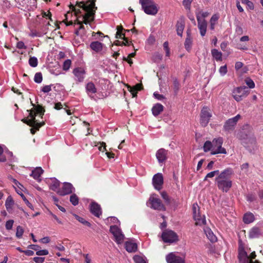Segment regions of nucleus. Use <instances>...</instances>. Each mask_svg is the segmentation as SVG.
<instances>
[{
    "label": "nucleus",
    "mask_w": 263,
    "mask_h": 263,
    "mask_svg": "<svg viewBox=\"0 0 263 263\" xmlns=\"http://www.w3.org/2000/svg\"><path fill=\"white\" fill-rule=\"evenodd\" d=\"M77 5L79 8H83L86 13L84 15L78 17L75 21L74 24H81L82 22L85 24H87L93 20L94 14L97 9L93 1H89L86 4H84L83 2H77Z\"/></svg>",
    "instance_id": "nucleus-1"
},
{
    "label": "nucleus",
    "mask_w": 263,
    "mask_h": 263,
    "mask_svg": "<svg viewBox=\"0 0 263 263\" xmlns=\"http://www.w3.org/2000/svg\"><path fill=\"white\" fill-rule=\"evenodd\" d=\"M234 172L232 168H227L216 178L215 183L218 188L223 192H228L232 185L230 178Z\"/></svg>",
    "instance_id": "nucleus-2"
},
{
    "label": "nucleus",
    "mask_w": 263,
    "mask_h": 263,
    "mask_svg": "<svg viewBox=\"0 0 263 263\" xmlns=\"http://www.w3.org/2000/svg\"><path fill=\"white\" fill-rule=\"evenodd\" d=\"M236 136L246 147L249 146L248 144H253L255 142V138L248 125L244 126L243 128L238 132Z\"/></svg>",
    "instance_id": "nucleus-3"
},
{
    "label": "nucleus",
    "mask_w": 263,
    "mask_h": 263,
    "mask_svg": "<svg viewBox=\"0 0 263 263\" xmlns=\"http://www.w3.org/2000/svg\"><path fill=\"white\" fill-rule=\"evenodd\" d=\"M139 3L142 10L148 15H155L158 12V5L154 0H139Z\"/></svg>",
    "instance_id": "nucleus-4"
},
{
    "label": "nucleus",
    "mask_w": 263,
    "mask_h": 263,
    "mask_svg": "<svg viewBox=\"0 0 263 263\" xmlns=\"http://www.w3.org/2000/svg\"><path fill=\"white\" fill-rule=\"evenodd\" d=\"M36 116H27L26 118L22 120V121L27 125L32 127L30 131L32 134H34L36 130L39 129L40 127L44 124L43 121H40L35 119Z\"/></svg>",
    "instance_id": "nucleus-5"
},
{
    "label": "nucleus",
    "mask_w": 263,
    "mask_h": 263,
    "mask_svg": "<svg viewBox=\"0 0 263 263\" xmlns=\"http://www.w3.org/2000/svg\"><path fill=\"white\" fill-rule=\"evenodd\" d=\"M193 218L195 221V224L202 226L206 224L205 216L204 215H201L199 211V207L197 203H194L192 207Z\"/></svg>",
    "instance_id": "nucleus-6"
},
{
    "label": "nucleus",
    "mask_w": 263,
    "mask_h": 263,
    "mask_svg": "<svg viewBox=\"0 0 263 263\" xmlns=\"http://www.w3.org/2000/svg\"><path fill=\"white\" fill-rule=\"evenodd\" d=\"M250 92V90L246 86H241L234 88L232 91L234 99L237 102L246 97Z\"/></svg>",
    "instance_id": "nucleus-7"
},
{
    "label": "nucleus",
    "mask_w": 263,
    "mask_h": 263,
    "mask_svg": "<svg viewBox=\"0 0 263 263\" xmlns=\"http://www.w3.org/2000/svg\"><path fill=\"white\" fill-rule=\"evenodd\" d=\"M213 148L212 152H211V155H216L217 154H226V149L222 147L223 143V138L219 137L218 138H215L212 141Z\"/></svg>",
    "instance_id": "nucleus-8"
},
{
    "label": "nucleus",
    "mask_w": 263,
    "mask_h": 263,
    "mask_svg": "<svg viewBox=\"0 0 263 263\" xmlns=\"http://www.w3.org/2000/svg\"><path fill=\"white\" fill-rule=\"evenodd\" d=\"M162 238L163 241L166 243H173L178 240L177 234L170 230H166L162 233Z\"/></svg>",
    "instance_id": "nucleus-9"
},
{
    "label": "nucleus",
    "mask_w": 263,
    "mask_h": 263,
    "mask_svg": "<svg viewBox=\"0 0 263 263\" xmlns=\"http://www.w3.org/2000/svg\"><path fill=\"white\" fill-rule=\"evenodd\" d=\"M110 232L114 235L115 241L118 244H121L123 242L124 236L122 234L121 229L116 226H111L110 227Z\"/></svg>",
    "instance_id": "nucleus-10"
},
{
    "label": "nucleus",
    "mask_w": 263,
    "mask_h": 263,
    "mask_svg": "<svg viewBox=\"0 0 263 263\" xmlns=\"http://www.w3.org/2000/svg\"><path fill=\"white\" fill-rule=\"evenodd\" d=\"M240 116H234L233 118L227 120L223 125V129L227 132H230L233 130L239 120Z\"/></svg>",
    "instance_id": "nucleus-11"
},
{
    "label": "nucleus",
    "mask_w": 263,
    "mask_h": 263,
    "mask_svg": "<svg viewBox=\"0 0 263 263\" xmlns=\"http://www.w3.org/2000/svg\"><path fill=\"white\" fill-rule=\"evenodd\" d=\"M151 207L155 210L159 211H165V208L160 199L155 197L154 196L150 197L149 199Z\"/></svg>",
    "instance_id": "nucleus-12"
},
{
    "label": "nucleus",
    "mask_w": 263,
    "mask_h": 263,
    "mask_svg": "<svg viewBox=\"0 0 263 263\" xmlns=\"http://www.w3.org/2000/svg\"><path fill=\"white\" fill-rule=\"evenodd\" d=\"M163 183V177L161 173L155 174L153 178V184L155 189L160 190L161 189Z\"/></svg>",
    "instance_id": "nucleus-13"
},
{
    "label": "nucleus",
    "mask_w": 263,
    "mask_h": 263,
    "mask_svg": "<svg viewBox=\"0 0 263 263\" xmlns=\"http://www.w3.org/2000/svg\"><path fill=\"white\" fill-rule=\"evenodd\" d=\"M74 189L72 185L68 182H65L63 184L62 188L57 191V193L61 196H64L72 193Z\"/></svg>",
    "instance_id": "nucleus-14"
},
{
    "label": "nucleus",
    "mask_w": 263,
    "mask_h": 263,
    "mask_svg": "<svg viewBox=\"0 0 263 263\" xmlns=\"http://www.w3.org/2000/svg\"><path fill=\"white\" fill-rule=\"evenodd\" d=\"M238 258L240 263H260L258 260L251 261L247 252L244 250H240L238 254Z\"/></svg>",
    "instance_id": "nucleus-15"
},
{
    "label": "nucleus",
    "mask_w": 263,
    "mask_h": 263,
    "mask_svg": "<svg viewBox=\"0 0 263 263\" xmlns=\"http://www.w3.org/2000/svg\"><path fill=\"white\" fill-rule=\"evenodd\" d=\"M73 73L76 77V80L79 82L83 81L85 78V71L81 67L76 68L73 70Z\"/></svg>",
    "instance_id": "nucleus-16"
},
{
    "label": "nucleus",
    "mask_w": 263,
    "mask_h": 263,
    "mask_svg": "<svg viewBox=\"0 0 263 263\" xmlns=\"http://www.w3.org/2000/svg\"><path fill=\"white\" fill-rule=\"evenodd\" d=\"M156 156L159 163L165 162L167 158V151L160 148L157 151Z\"/></svg>",
    "instance_id": "nucleus-17"
},
{
    "label": "nucleus",
    "mask_w": 263,
    "mask_h": 263,
    "mask_svg": "<svg viewBox=\"0 0 263 263\" xmlns=\"http://www.w3.org/2000/svg\"><path fill=\"white\" fill-rule=\"evenodd\" d=\"M166 260L167 263H185L181 257L175 255L174 253H170L167 255Z\"/></svg>",
    "instance_id": "nucleus-18"
},
{
    "label": "nucleus",
    "mask_w": 263,
    "mask_h": 263,
    "mask_svg": "<svg viewBox=\"0 0 263 263\" xmlns=\"http://www.w3.org/2000/svg\"><path fill=\"white\" fill-rule=\"evenodd\" d=\"M90 210L91 213L96 217H99L101 215V209L98 203L92 202L90 206Z\"/></svg>",
    "instance_id": "nucleus-19"
},
{
    "label": "nucleus",
    "mask_w": 263,
    "mask_h": 263,
    "mask_svg": "<svg viewBox=\"0 0 263 263\" xmlns=\"http://www.w3.org/2000/svg\"><path fill=\"white\" fill-rule=\"evenodd\" d=\"M198 28L200 31V35L204 36L206 32L207 23L205 20H200L198 16Z\"/></svg>",
    "instance_id": "nucleus-20"
},
{
    "label": "nucleus",
    "mask_w": 263,
    "mask_h": 263,
    "mask_svg": "<svg viewBox=\"0 0 263 263\" xmlns=\"http://www.w3.org/2000/svg\"><path fill=\"white\" fill-rule=\"evenodd\" d=\"M104 47V45L99 41L92 42L90 44V48L91 49L96 52H101L103 50Z\"/></svg>",
    "instance_id": "nucleus-21"
},
{
    "label": "nucleus",
    "mask_w": 263,
    "mask_h": 263,
    "mask_svg": "<svg viewBox=\"0 0 263 263\" xmlns=\"http://www.w3.org/2000/svg\"><path fill=\"white\" fill-rule=\"evenodd\" d=\"M85 89L87 93L89 96L97 92V88L92 82H88L87 83L86 85Z\"/></svg>",
    "instance_id": "nucleus-22"
},
{
    "label": "nucleus",
    "mask_w": 263,
    "mask_h": 263,
    "mask_svg": "<svg viewBox=\"0 0 263 263\" xmlns=\"http://www.w3.org/2000/svg\"><path fill=\"white\" fill-rule=\"evenodd\" d=\"M128 90L131 92L133 97H135L137 96V92L139 90L142 89V84L139 83L136 84L135 86L133 87H131L129 85H127Z\"/></svg>",
    "instance_id": "nucleus-23"
},
{
    "label": "nucleus",
    "mask_w": 263,
    "mask_h": 263,
    "mask_svg": "<svg viewBox=\"0 0 263 263\" xmlns=\"http://www.w3.org/2000/svg\"><path fill=\"white\" fill-rule=\"evenodd\" d=\"M261 235L260 229L256 227H253L249 231V236L251 238H255L259 237Z\"/></svg>",
    "instance_id": "nucleus-24"
},
{
    "label": "nucleus",
    "mask_w": 263,
    "mask_h": 263,
    "mask_svg": "<svg viewBox=\"0 0 263 263\" xmlns=\"http://www.w3.org/2000/svg\"><path fill=\"white\" fill-rule=\"evenodd\" d=\"M43 172V170L41 167H36L34 170L32 171L31 176L33 177V178L38 181L41 180L40 177L42 174Z\"/></svg>",
    "instance_id": "nucleus-25"
},
{
    "label": "nucleus",
    "mask_w": 263,
    "mask_h": 263,
    "mask_svg": "<svg viewBox=\"0 0 263 263\" xmlns=\"http://www.w3.org/2000/svg\"><path fill=\"white\" fill-rule=\"evenodd\" d=\"M204 231L208 238L211 242H215L216 241L217 238L210 229L209 228H206L204 229Z\"/></svg>",
    "instance_id": "nucleus-26"
},
{
    "label": "nucleus",
    "mask_w": 263,
    "mask_h": 263,
    "mask_svg": "<svg viewBox=\"0 0 263 263\" xmlns=\"http://www.w3.org/2000/svg\"><path fill=\"white\" fill-rule=\"evenodd\" d=\"M14 204V201L12 197L9 196L6 199L5 202V206L7 210L10 213L13 210V206Z\"/></svg>",
    "instance_id": "nucleus-27"
},
{
    "label": "nucleus",
    "mask_w": 263,
    "mask_h": 263,
    "mask_svg": "<svg viewBox=\"0 0 263 263\" xmlns=\"http://www.w3.org/2000/svg\"><path fill=\"white\" fill-rule=\"evenodd\" d=\"M125 248L127 252H133L137 250V246L136 243L131 242H126L125 243Z\"/></svg>",
    "instance_id": "nucleus-28"
},
{
    "label": "nucleus",
    "mask_w": 263,
    "mask_h": 263,
    "mask_svg": "<svg viewBox=\"0 0 263 263\" xmlns=\"http://www.w3.org/2000/svg\"><path fill=\"white\" fill-rule=\"evenodd\" d=\"M219 18V15L218 14H214L211 17L210 23V29L211 30H214L215 28V26L217 24V21Z\"/></svg>",
    "instance_id": "nucleus-29"
},
{
    "label": "nucleus",
    "mask_w": 263,
    "mask_h": 263,
    "mask_svg": "<svg viewBox=\"0 0 263 263\" xmlns=\"http://www.w3.org/2000/svg\"><path fill=\"white\" fill-rule=\"evenodd\" d=\"M254 220V215L251 213H248L244 215L243 221L245 223H250Z\"/></svg>",
    "instance_id": "nucleus-30"
},
{
    "label": "nucleus",
    "mask_w": 263,
    "mask_h": 263,
    "mask_svg": "<svg viewBox=\"0 0 263 263\" xmlns=\"http://www.w3.org/2000/svg\"><path fill=\"white\" fill-rule=\"evenodd\" d=\"M211 53L213 58L217 61H221L222 53L216 49H213L211 50Z\"/></svg>",
    "instance_id": "nucleus-31"
},
{
    "label": "nucleus",
    "mask_w": 263,
    "mask_h": 263,
    "mask_svg": "<svg viewBox=\"0 0 263 263\" xmlns=\"http://www.w3.org/2000/svg\"><path fill=\"white\" fill-rule=\"evenodd\" d=\"M163 107L160 104H157L152 108V113L153 115H158L163 110Z\"/></svg>",
    "instance_id": "nucleus-32"
},
{
    "label": "nucleus",
    "mask_w": 263,
    "mask_h": 263,
    "mask_svg": "<svg viewBox=\"0 0 263 263\" xmlns=\"http://www.w3.org/2000/svg\"><path fill=\"white\" fill-rule=\"evenodd\" d=\"M51 183L50 184V189L54 191H58L60 186V182L55 178L51 179Z\"/></svg>",
    "instance_id": "nucleus-33"
},
{
    "label": "nucleus",
    "mask_w": 263,
    "mask_h": 263,
    "mask_svg": "<svg viewBox=\"0 0 263 263\" xmlns=\"http://www.w3.org/2000/svg\"><path fill=\"white\" fill-rule=\"evenodd\" d=\"M184 28V24L182 22H178L176 25L177 33L181 36Z\"/></svg>",
    "instance_id": "nucleus-34"
},
{
    "label": "nucleus",
    "mask_w": 263,
    "mask_h": 263,
    "mask_svg": "<svg viewBox=\"0 0 263 263\" xmlns=\"http://www.w3.org/2000/svg\"><path fill=\"white\" fill-rule=\"evenodd\" d=\"M192 40L191 38L189 33H187V36L185 39V41L184 43V46L186 50L188 51H190L192 48Z\"/></svg>",
    "instance_id": "nucleus-35"
},
{
    "label": "nucleus",
    "mask_w": 263,
    "mask_h": 263,
    "mask_svg": "<svg viewBox=\"0 0 263 263\" xmlns=\"http://www.w3.org/2000/svg\"><path fill=\"white\" fill-rule=\"evenodd\" d=\"M73 216L78 221H79L80 222H81L84 226H87L88 227H91V223L89 222L86 220L85 219H84L83 218L79 216H78V215L75 214H73Z\"/></svg>",
    "instance_id": "nucleus-36"
},
{
    "label": "nucleus",
    "mask_w": 263,
    "mask_h": 263,
    "mask_svg": "<svg viewBox=\"0 0 263 263\" xmlns=\"http://www.w3.org/2000/svg\"><path fill=\"white\" fill-rule=\"evenodd\" d=\"M203 148L205 152H207L210 151H211V152H212V149L213 148V143L209 141H206L204 143Z\"/></svg>",
    "instance_id": "nucleus-37"
},
{
    "label": "nucleus",
    "mask_w": 263,
    "mask_h": 263,
    "mask_svg": "<svg viewBox=\"0 0 263 263\" xmlns=\"http://www.w3.org/2000/svg\"><path fill=\"white\" fill-rule=\"evenodd\" d=\"M209 15V13L207 11H200L196 13V17L198 20V16L200 20H205L204 18L206 17Z\"/></svg>",
    "instance_id": "nucleus-38"
},
{
    "label": "nucleus",
    "mask_w": 263,
    "mask_h": 263,
    "mask_svg": "<svg viewBox=\"0 0 263 263\" xmlns=\"http://www.w3.org/2000/svg\"><path fill=\"white\" fill-rule=\"evenodd\" d=\"M161 195L166 204H170L172 203L173 199L168 196L166 192H162L161 193Z\"/></svg>",
    "instance_id": "nucleus-39"
},
{
    "label": "nucleus",
    "mask_w": 263,
    "mask_h": 263,
    "mask_svg": "<svg viewBox=\"0 0 263 263\" xmlns=\"http://www.w3.org/2000/svg\"><path fill=\"white\" fill-rule=\"evenodd\" d=\"M210 116H201L200 122L202 126H205L209 122Z\"/></svg>",
    "instance_id": "nucleus-40"
},
{
    "label": "nucleus",
    "mask_w": 263,
    "mask_h": 263,
    "mask_svg": "<svg viewBox=\"0 0 263 263\" xmlns=\"http://www.w3.org/2000/svg\"><path fill=\"white\" fill-rule=\"evenodd\" d=\"M70 201L73 205H77L79 203V198L76 194H72L70 197Z\"/></svg>",
    "instance_id": "nucleus-41"
},
{
    "label": "nucleus",
    "mask_w": 263,
    "mask_h": 263,
    "mask_svg": "<svg viewBox=\"0 0 263 263\" xmlns=\"http://www.w3.org/2000/svg\"><path fill=\"white\" fill-rule=\"evenodd\" d=\"M133 259L135 263H147L145 259L139 255H135Z\"/></svg>",
    "instance_id": "nucleus-42"
},
{
    "label": "nucleus",
    "mask_w": 263,
    "mask_h": 263,
    "mask_svg": "<svg viewBox=\"0 0 263 263\" xmlns=\"http://www.w3.org/2000/svg\"><path fill=\"white\" fill-rule=\"evenodd\" d=\"M29 65L32 67H35L38 64V61L36 58L33 57H31L29 60Z\"/></svg>",
    "instance_id": "nucleus-43"
},
{
    "label": "nucleus",
    "mask_w": 263,
    "mask_h": 263,
    "mask_svg": "<svg viewBox=\"0 0 263 263\" xmlns=\"http://www.w3.org/2000/svg\"><path fill=\"white\" fill-rule=\"evenodd\" d=\"M242 4H245L247 8L250 10L254 9V5L252 2L249 0H240Z\"/></svg>",
    "instance_id": "nucleus-44"
},
{
    "label": "nucleus",
    "mask_w": 263,
    "mask_h": 263,
    "mask_svg": "<svg viewBox=\"0 0 263 263\" xmlns=\"http://www.w3.org/2000/svg\"><path fill=\"white\" fill-rule=\"evenodd\" d=\"M245 82L250 88H254L255 87V83L252 79L248 78L245 80Z\"/></svg>",
    "instance_id": "nucleus-45"
},
{
    "label": "nucleus",
    "mask_w": 263,
    "mask_h": 263,
    "mask_svg": "<svg viewBox=\"0 0 263 263\" xmlns=\"http://www.w3.org/2000/svg\"><path fill=\"white\" fill-rule=\"evenodd\" d=\"M212 111L208 107H203L201 110V115H211Z\"/></svg>",
    "instance_id": "nucleus-46"
},
{
    "label": "nucleus",
    "mask_w": 263,
    "mask_h": 263,
    "mask_svg": "<svg viewBox=\"0 0 263 263\" xmlns=\"http://www.w3.org/2000/svg\"><path fill=\"white\" fill-rule=\"evenodd\" d=\"M24 233V230L21 226H18L16 228V236L20 238H21Z\"/></svg>",
    "instance_id": "nucleus-47"
},
{
    "label": "nucleus",
    "mask_w": 263,
    "mask_h": 263,
    "mask_svg": "<svg viewBox=\"0 0 263 263\" xmlns=\"http://www.w3.org/2000/svg\"><path fill=\"white\" fill-rule=\"evenodd\" d=\"M42 75L41 73H35L34 78V81L37 83H40L42 81Z\"/></svg>",
    "instance_id": "nucleus-48"
},
{
    "label": "nucleus",
    "mask_w": 263,
    "mask_h": 263,
    "mask_svg": "<svg viewBox=\"0 0 263 263\" xmlns=\"http://www.w3.org/2000/svg\"><path fill=\"white\" fill-rule=\"evenodd\" d=\"M219 173V171L218 170L211 172L207 174L204 180H206L208 178H212L214 177L216 175L218 174Z\"/></svg>",
    "instance_id": "nucleus-49"
},
{
    "label": "nucleus",
    "mask_w": 263,
    "mask_h": 263,
    "mask_svg": "<svg viewBox=\"0 0 263 263\" xmlns=\"http://www.w3.org/2000/svg\"><path fill=\"white\" fill-rule=\"evenodd\" d=\"M71 64V62L70 60H66L63 64V68L64 70H68Z\"/></svg>",
    "instance_id": "nucleus-50"
},
{
    "label": "nucleus",
    "mask_w": 263,
    "mask_h": 263,
    "mask_svg": "<svg viewBox=\"0 0 263 263\" xmlns=\"http://www.w3.org/2000/svg\"><path fill=\"white\" fill-rule=\"evenodd\" d=\"M34 109L35 110V114H42L44 112V109L40 105L34 106Z\"/></svg>",
    "instance_id": "nucleus-51"
},
{
    "label": "nucleus",
    "mask_w": 263,
    "mask_h": 263,
    "mask_svg": "<svg viewBox=\"0 0 263 263\" xmlns=\"http://www.w3.org/2000/svg\"><path fill=\"white\" fill-rule=\"evenodd\" d=\"M219 72L221 76H224L227 72V67L226 65L221 66L219 69Z\"/></svg>",
    "instance_id": "nucleus-52"
},
{
    "label": "nucleus",
    "mask_w": 263,
    "mask_h": 263,
    "mask_svg": "<svg viewBox=\"0 0 263 263\" xmlns=\"http://www.w3.org/2000/svg\"><path fill=\"white\" fill-rule=\"evenodd\" d=\"M51 85L44 86L42 88L41 91L44 93H48L51 90Z\"/></svg>",
    "instance_id": "nucleus-53"
},
{
    "label": "nucleus",
    "mask_w": 263,
    "mask_h": 263,
    "mask_svg": "<svg viewBox=\"0 0 263 263\" xmlns=\"http://www.w3.org/2000/svg\"><path fill=\"white\" fill-rule=\"evenodd\" d=\"M36 254L38 256L46 255L48 254V251L47 250H38L36 252Z\"/></svg>",
    "instance_id": "nucleus-54"
},
{
    "label": "nucleus",
    "mask_w": 263,
    "mask_h": 263,
    "mask_svg": "<svg viewBox=\"0 0 263 263\" xmlns=\"http://www.w3.org/2000/svg\"><path fill=\"white\" fill-rule=\"evenodd\" d=\"M14 221L13 220H9L6 223V228L7 230H11L12 228Z\"/></svg>",
    "instance_id": "nucleus-55"
},
{
    "label": "nucleus",
    "mask_w": 263,
    "mask_h": 263,
    "mask_svg": "<svg viewBox=\"0 0 263 263\" xmlns=\"http://www.w3.org/2000/svg\"><path fill=\"white\" fill-rule=\"evenodd\" d=\"M3 149L1 146H0V162H5L6 161V157L3 154Z\"/></svg>",
    "instance_id": "nucleus-56"
},
{
    "label": "nucleus",
    "mask_w": 263,
    "mask_h": 263,
    "mask_svg": "<svg viewBox=\"0 0 263 263\" xmlns=\"http://www.w3.org/2000/svg\"><path fill=\"white\" fill-rule=\"evenodd\" d=\"M193 0H184L183 2V6L186 8V9H190V5L192 3Z\"/></svg>",
    "instance_id": "nucleus-57"
},
{
    "label": "nucleus",
    "mask_w": 263,
    "mask_h": 263,
    "mask_svg": "<svg viewBox=\"0 0 263 263\" xmlns=\"http://www.w3.org/2000/svg\"><path fill=\"white\" fill-rule=\"evenodd\" d=\"M70 9L72 10V11L74 12V13L77 16V18L78 17L77 15L81 13V10L80 9H76L72 5H71L70 6Z\"/></svg>",
    "instance_id": "nucleus-58"
},
{
    "label": "nucleus",
    "mask_w": 263,
    "mask_h": 263,
    "mask_svg": "<svg viewBox=\"0 0 263 263\" xmlns=\"http://www.w3.org/2000/svg\"><path fill=\"white\" fill-rule=\"evenodd\" d=\"M45 260L44 257H35L33 258V260L36 263H43Z\"/></svg>",
    "instance_id": "nucleus-59"
},
{
    "label": "nucleus",
    "mask_w": 263,
    "mask_h": 263,
    "mask_svg": "<svg viewBox=\"0 0 263 263\" xmlns=\"http://www.w3.org/2000/svg\"><path fill=\"white\" fill-rule=\"evenodd\" d=\"M237 49H240V50H248V47L246 45L240 44V43H238L237 44Z\"/></svg>",
    "instance_id": "nucleus-60"
},
{
    "label": "nucleus",
    "mask_w": 263,
    "mask_h": 263,
    "mask_svg": "<svg viewBox=\"0 0 263 263\" xmlns=\"http://www.w3.org/2000/svg\"><path fill=\"white\" fill-rule=\"evenodd\" d=\"M16 47L18 49H26V46L25 45L24 42H23L22 41H20V42H17V43L16 44Z\"/></svg>",
    "instance_id": "nucleus-61"
},
{
    "label": "nucleus",
    "mask_w": 263,
    "mask_h": 263,
    "mask_svg": "<svg viewBox=\"0 0 263 263\" xmlns=\"http://www.w3.org/2000/svg\"><path fill=\"white\" fill-rule=\"evenodd\" d=\"M255 198H256L255 196L252 194H248L247 196V200L250 202H252V201H254L255 199Z\"/></svg>",
    "instance_id": "nucleus-62"
},
{
    "label": "nucleus",
    "mask_w": 263,
    "mask_h": 263,
    "mask_svg": "<svg viewBox=\"0 0 263 263\" xmlns=\"http://www.w3.org/2000/svg\"><path fill=\"white\" fill-rule=\"evenodd\" d=\"M155 41V39L154 36H153L152 35H150L147 40V43L148 44L152 45L154 43Z\"/></svg>",
    "instance_id": "nucleus-63"
},
{
    "label": "nucleus",
    "mask_w": 263,
    "mask_h": 263,
    "mask_svg": "<svg viewBox=\"0 0 263 263\" xmlns=\"http://www.w3.org/2000/svg\"><path fill=\"white\" fill-rule=\"evenodd\" d=\"M243 64L241 62H237L235 65V68L236 70H239L242 68Z\"/></svg>",
    "instance_id": "nucleus-64"
}]
</instances>
